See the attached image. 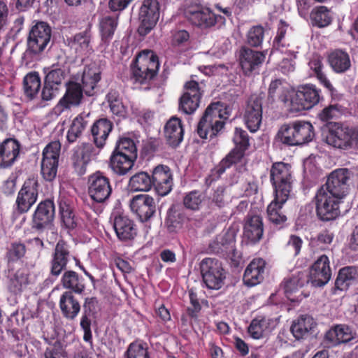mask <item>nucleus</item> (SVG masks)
Masks as SVG:
<instances>
[{"instance_id":"1","label":"nucleus","mask_w":358,"mask_h":358,"mask_svg":"<svg viewBox=\"0 0 358 358\" xmlns=\"http://www.w3.org/2000/svg\"><path fill=\"white\" fill-rule=\"evenodd\" d=\"M350 177L351 172L348 169H337L317 189L314 200L316 214L320 220L331 221L340 215V205L349 193Z\"/></svg>"},{"instance_id":"2","label":"nucleus","mask_w":358,"mask_h":358,"mask_svg":"<svg viewBox=\"0 0 358 358\" xmlns=\"http://www.w3.org/2000/svg\"><path fill=\"white\" fill-rule=\"evenodd\" d=\"M159 66L157 55L152 50H143L136 55L131 66V80L145 90H150L155 84Z\"/></svg>"},{"instance_id":"3","label":"nucleus","mask_w":358,"mask_h":358,"mask_svg":"<svg viewBox=\"0 0 358 358\" xmlns=\"http://www.w3.org/2000/svg\"><path fill=\"white\" fill-rule=\"evenodd\" d=\"M229 116L228 108L222 103H210L197 124V134L203 139L213 140L223 132L225 120Z\"/></svg>"},{"instance_id":"4","label":"nucleus","mask_w":358,"mask_h":358,"mask_svg":"<svg viewBox=\"0 0 358 358\" xmlns=\"http://www.w3.org/2000/svg\"><path fill=\"white\" fill-rule=\"evenodd\" d=\"M315 137L314 127L307 121L295 120L282 124L278 134V139L287 146L308 144Z\"/></svg>"},{"instance_id":"5","label":"nucleus","mask_w":358,"mask_h":358,"mask_svg":"<svg viewBox=\"0 0 358 358\" xmlns=\"http://www.w3.org/2000/svg\"><path fill=\"white\" fill-rule=\"evenodd\" d=\"M270 181L278 199L287 200L294 181L292 166L282 162L273 163L270 169Z\"/></svg>"},{"instance_id":"6","label":"nucleus","mask_w":358,"mask_h":358,"mask_svg":"<svg viewBox=\"0 0 358 358\" xmlns=\"http://www.w3.org/2000/svg\"><path fill=\"white\" fill-rule=\"evenodd\" d=\"M87 185L88 194L96 203L94 205V210L96 214H100L112 194L110 180L103 173L96 171L89 176Z\"/></svg>"},{"instance_id":"7","label":"nucleus","mask_w":358,"mask_h":358,"mask_svg":"<svg viewBox=\"0 0 358 358\" xmlns=\"http://www.w3.org/2000/svg\"><path fill=\"white\" fill-rule=\"evenodd\" d=\"M326 141L339 149L356 148L358 147V129L335 122L329 129Z\"/></svg>"},{"instance_id":"8","label":"nucleus","mask_w":358,"mask_h":358,"mask_svg":"<svg viewBox=\"0 0 358 358\" xmlns=\"http://www.w3.org/2000/svg\"><path fill=\"white\" fill-rule=\"evenodd\" d=\"M27 38L25 53L30 56L41 54L50 42L52 29L48 23L34 21Z\"/></svg>"},{"instance_id":"9","label":"nucleus","mask_w":358,"mask_h":358,"mask_svg":"<svg viewBox=\"0 0 358 358\" xmlns=\"http://www.w3.org/2000/svg\"><path fill=\"white\" fill-rule=\"evenodd\" d=\"M72 259L76 258L71 251V245L64 239H59L51 254L50 273L47 280H56L63 272L67 271L68 264Z\"/></svg>"},{"instance_id":"10","label":"nucleus","mask_w":358,"mask_h":358,"mask_svg":"<svg viewBox=\"0 0 358 358\" xmlns=\"http://www.w3.org/2000/svg\"><path fill=\"white\" fill-rule=\"evenodd\" d=\"M203 283L210 289H220L224 284L226 271L216 259L204 258L200 263Z\"/></svg>"},{"instance_id":"11","label":"nucleus","mask_w":358,"mask_h":358,"mask_svg":"<svg viewBox=\"0 0 358 358\" xmlns=\"http://www.w3.org/2000/svg\"><path fill=\"white\" fill-rule=\"evenodd\" d=\"M321 90L312 84L300 85L294 91L291 112H301L309 110L316 106L321 99Z\"/></svg>"},{"instance_id":"12","label":"nucleus","mask_w":358,"mask_h":358,"mask_svg":"<svg viewBox=\"0 0 358 358\" xmlns=\"http://www.w3.org/2000/svg\"><path fill=\"white\" fill-rule=\"evenodd\" d=\"M55 217V205L53 200L46 199L37 205L31 216V228L42 234L53 226Z\"/></svg>"},{"instance_id":"13","label":"nucleus","mask_w":358,"mask_h":358,"mask_svg":"<svg viewBox=\"0 0 358 358\" xmlns=\"http://www.w3.org/2000/svg\"><path fill=\"white\" fill-rule=\"evenodd\" d=\"M39 183L37 178H27L17 193L14 204V213H27L36 203L38 196Z\"/></svg>"},{"instance_id":"14","label":"nucleus","mask_w":358,"mask_h":358,"mask_svg":"<svg viewBox=\"0 0 358 358\" xmlns=\"http://www.w3.org/2000/svg\"><path fill=\"white\" fill-rule=\"evenodd\" d=\"M236 233L233 229H228L223 234L217 235L209 243L208 250L211 253L222 257H230L236 266L239 264L240 255L236 248Z\"/></svg>"},{"instance_id":"15","label":"nucleus","mask_w":358,"mask_h":358,"mask_svg":"<svg viewBox=\"0 0 358 358\" xmlns=\"http://www.w3.org/2000/svg\"><path fill=\"white\" fill-rule=\"evenodd\" d=\"M160 5L158 0H143L139 9L140 24L137 31L141 36L148 35L156 26L159 18Z\"/></svg>"},{"instance_id":"16","label":"nucleus","mask_w":358,"mask_h":358,"mask_svg":"<svg viewBox=\"0 0 358 358\" xmlns=\"http://www.w3.org/2000/svg\"><path fill=\"white\" fill-rule=\"evenodd\" d=\"M60 151L59 141H51L43 150L41 173L46 181L52 182L57 176Z\"/></svg>"},{"instance_id":"17","label":"nucleus","mask_w":358,"mask_h":358,"mask_svg":"<svg viewBox=\"0 0 358 358\" xmlns=\"http://www.w3.org/2000/svg\"><path fill=\"white\" fill-rule=\"evenodd\" d=\"M185 15L191 24L201 29L210 28L217 23L224 24L226 22L224 17L199 6L189 8L185 10Z\"/></svg>"},{"instance_id":"18","label":"nucleus","mask_w":358,"mask_h":358,"mask_svg":"<svg viewBox=\"0 0 358 358\" xmlns=\"http://www.w3.org/2000/svg\"><path fill=\"white\" fill-rule=\"evenodd\" d=\"M65 93L54 107V113L59 115L65 110L79 106L83 99V92L80 83L69 80L65 83Z\"/></svg>"},{"instance_id":"19","label":"nucleus","mask_w":358,"mask_h":358,"mask_svg":"<svg viewBox=\"0 0 358 358\" xmlns=\"http://www.w3.org/2000/svg\"><path fill=\"white\" fill-rule=\"evenodd\" d=\"M184 89L185 91L179 99V110L191 115L199 108L203 90L199 83L194 80L186 82Z\"/></svg>"},{"instance_id":"20","label":"nucleus","mask_w":358,"mask_h":358,"mask_svg":"<svg viewBox=\"0 0 358 358\" xmlns=\"http://www.w3.org/2000/svg\"><path fill=\"white\" fill-rule=\"evenodd\" d=\"M101 310V304L95 296L85 298L83 304V313L80 317V325L84 331L83 340L92 343V334L91 326L92 320H95Z\"/></svg>"},{"instance_id":"21","label":"nucleus","mask_w":358,"mask_h":358,"mask_svg":"<svg viewBox=\"0 0 358 358\" xmlns=\"http://www.w3.org/2000/svg\"><path fill=\"white\" fill-rule=\"evenodd\" d=\"M100 151L93 143H83L73 149L71 162L78 176H81L86 173L87 166L92 158L96 157Z\"/></svg>"},{"instance_id":"22","label":"nucleus","mask_w":358,"mask_h":358,"mask_svg":"<svg viewBox=\"0 0 358 358\" xmlns=\"http://www.w3.org/2000/svg\"><path fill=\"white\" fill-rule=\"evenodd\" d=\"M266 59L264 51H255L247 46H242L239 51V64L245 76L258 72Z\"/></svg>"},{"instance_id":"23","label":"nucleus","mask_w":358,"mask_h":358,"mask_svg":"<svg viewBox=\"0 0 358 358\" xmlns=\"http://www.w3.org/2000/svg\"><path fill=\"white\" fill-rule=\"evenodd\" d=\"M314 287H323L331 278V269L329 257L322 255L314 262L310 268L308 278Z\"/></svg>"},{"instance_id":"24","label":"nucleus","mask_w":358,"mask_h":358,"mask_svg":"<svg viewBox=\"0 0 358 358\" xmlns=\"http://www.w3.org/2000/svg\"><path fill=\"white\" fill-rule=\"evenodd\" d=\"M131 211L142 222L149 221L156 213V203L154 198L148 194H138L130 201Z\"/></svg>"},{"instance_id":"25","label":"nucleus","mask_w":358,"mask_h":358,"mask_svg":"<svg viewBox=\"0 0 358 358\" xmlns=\"http://www.w3.org/2000/svg\"><path fill=\"white\" fill-rule=\"evenodd\" d=\"M151 181L159 195H167L173 187V175L170 168L166 165L157 166L152 171Z\"/></svg>"},{"instance_id":"26","label":"nucleus","mask_w":358,"mask_h":358,"mask_svg":"<svg viewBox=\"0 0 358 358\" xmlns=\"http://www.w3.org/2000/svg\"><path fill=\"white\" fill-rule=\"evenodd\" d=\"M113 129V122L106 117L99 118L90 127L89 138L99 150H102Z\"/></svg>"},{"instance_id":"27","label":"nucleus","mask_w":358,"mask_h":358,"mask_svg":"<svg viewBox=\"0 0 358 358\" xmlns=\"http://www.w3.org/2000/svg\"><path fill=\"white\" fill-rule=\"evenodd\" d=\"M21 143L15 138H8L0 143V168L11 167L20 157Z\"/></svg>"},{"instance_id":"28","label":"nucleus","mask_w":358,"mask_h":358,"mask_svg":"<svg viewBox=\"0 0 358 358\" xmlns=\"http://www.w3.org/2000/svg\"><path fill=\"white\" fill-rule=\"evenodd\" d=\"M308 275L299 272L289 278H285L281 286L286 297L292 302H297L302 299V292L300 289L308 282Z\"/></svg>"},{"instance_id":"29","label":"nucleus","mask_w":358,"mask_h":358,"mask_svg":"<svg viewBox=\"0 0 358 358\" xmlns=\"http://www.w3.org/2000/svg\"><path fill=\"white\" fill-rule=\"evenodd\" d=\"M294 91L283 80L275 79L269 85L268 99L272 101L276 100L281 101L291 111L292 105L291 101L294 96Z\"/></svg>"},{"instance_id":"30","label":"nucleus","mask_w":358,"mask_h":358,"mask_svg":"<svg viewBox=\"0 0 358 358\" xmlns=\"http://www.w3.org/2000/svg\"><path fill=\"white\" fill-rule=\"evenodd\" d=\"M113 228L117 237L122 241L134 240L138 234L137 226L134 221L124 214L115 216Z\"/></svg>"},{"instance_id":"31","label":"nucleus","mask_w":358,"mask_h":358,"mask_svg":"<svg viewBox=\"0 0 358 358\" xmlns=\"http://www.w3.org/2000/svg\"><path fill=\"white\" fill-rule=\"evenodd\" d=\"M275 325L274 320L269 315H257L248 327V333L253 339H262L271 333Z\"/></svg>"},{"instance_id":"32","label":"nucleus","mask_w":358,"mask_h":358,"mask_svg":"<svg viewBox=\"0 0 358 358\" xmlns=\"http://www.w3.org/2000/svg\"><path fill=\"white\" fill-rule=\"evenodd\" d=\"M244 122L250 132H256L260 127L262 120V103L261 99H250L243 115Z\"/></svg>"},{"instance_id":"33","label":"nucleus","mask_w":358,"mask_h":358,"mask_svg":"<svg viewBox=\"0 0 358 358\" xmlns=\"http://www.w3.org/2000/svg\"><path fill=\"white\" fill-rule=\"evenodd\" d=\"M266 262L261 257L254 258L247 266L243 280L245 285L253 287L259 284L264 278Z\"/></svg>"},{"instance_id":"34","label":"nucleus","mask_w":358,"mask_h":358,"mask_svg":"<svg viewBox=\"0 0 358 358\" xmlns=\"http://www.w3.org/2000/svg\"><path fill=\"white\" fill-rule=\"evenodd\" d=\"M264 234L262 217L259 215H248L243 227V236L248 242L256 244L260 241Z\"/></svg>"},{"instance_id":"35","label":"nucleus","mask_w":358,"mask_h":358,"mask_svg":"<svg viewBox=\"0 0 358 358\" xmlns=\"http://www.w3.org/2000/svg\"><path fill=\"white\" fill-rule=\"evenodd\" d=\"M357 277L358 268L357 267L345 266L341 268L338 273L334 286L331 288V293L339 294L340 292L346 291Z\"/></svg>"},{"instance_id":"36","label":"nucleus","mask_w":358,"mask_h":358,"mask_svg":"<svg viewBox=\"0 0 358 358\" xmlns=\"http://www.w3.org/2000/svg\"><path fill=\"white\" fill-rule=\"evenodd\" d=\"M59 308L64 317L74 320L80 311V304L74 294L71 291H65L60 296Z\"/></svg>"},{"instance_id":"37","label":"nucleus","mask_w":358,"mask_h":358,"mask_svg":"<svg viewBox=\"0 0 358 358\" xmlns=\"http://www.w3.org/2000/svg\"><path fill=\"white\" fill-rule=\"evenodd\" d=\"M164 134L167 143L173 147H178L183 140L184 129L180 118L172 117L164 127Z\"/></svg>"},{"instance_id":"38","label":"nucleus","mask_w":358,"mask_h":358,"mask_svg":"<svg viewBox=\"0 0 358 358\" xmlns=\"http://www.w3.org/2000/svg\"><path fill=\"white\" fill-rule=\"evenodd\" d=\"M101 72L95 65L88 66L85 68L82 76V89L83 92L89 96H93L94 89L98 83L101 80Z\"/></svg>"},{"instance_id":"39","label":"nucleus","mask_w":358,"mask_h":358,"mask_svg":"<svg viewBox=\"0 0 358 358\" xmlns=\"http://www.w3.org/2000/svg\"><path fill=\"white\" fill-rule=\"evenodd\" d=\"M245 152L236 148H233L211 171L212 176L219 178L227 169L233 165L241 162Z\"/></svg>"},{"instance_id":"40","label":"nucleus","mask_w":358,"mask_h":358,"mask_svg":"<svg viewBox=\"0 0 358 358\" xmlns=\"http://www.w3.org/2000/svg\"><path fill=\"white\" fill-rule=\"evenodd\" d=\"M59 215L61 227L69 231L75 229L78 226V218L73 207L65 199L59 201Z\"/></svg>"},{"instance_id":"41","label":"nucleus","mask_w":358,"mask_h":358,"mask_svg":"<svg viewBox=\"0 0 358 358\" xmlns=\"http://www.w3.org/2000/svg\"><path fill=\"white\" fill-rule=\"evenodd\" d=\"M136 160V158L125 154L112 152L109 165L114 173L119 176H124L132 169Z\"/></svg>"},{"instance_id":"42","label":"nucleus","mask_w":358,"mask_h":358,"mask_svg":"<svg viewBox=\"0 0 358 358\" xmlns=\"http://www.w3.org/2000/svg\"><path fill=\"white\" fill-rule=\"evenodd\" d=\"M327 60L332 70L337 73H345L351 66L348 53L341 49H336L329 52Z\"/></svg>"},{"instance_id":"43","label":"nucleus","mask_w":358,"mask_h":358,"mask_svg":"<svg viewBox=\"0 0 358 358\" xmlns=\"http://www.w3.org/2000/svg\"><path fill=\"white\" fill-rule=\"evenodd\" d=\"M353 338L352 329L345 324L336 325L325 334V339L333 345L350 342Z\"/></svg>"},{"instance_id":"44","label":"nucleus","mask_w":358,"mask_h":358,"mask_svg":"<svg viewBox=\"0 0 358 358\" xmlns=\"http://www.w3.org/2000/svg\"><path fill=\"white\" fill-rule=\"evenodd\" d=\"M27 252V248L24 243L21 241H14L10 243L6 248L5 259L6 261L8 271L11 265L17 262L22 261Z\"/></svg>"},{"instance_id":"45","label":"nucleus","mask_w":358,"mask_h":358,"mask_svg":"<svg viewBox=\"0 0 358 358\" xmlns=\"http://www.w3.org/2000/svg\"><path fill=\"white\" fill-rule=\"evenodd\" d=\"M61 283L64 288L73 294H82L85 289L84 278L76 271L69 270L64 272Z\"/></svg>"},{"instance_id":"46","label":"nucleus","mask_w":358,"mask_h":358,"mask_svg":"<svg viewBox=\"0 0 358 358\" xmlns=\"http://www.w3.org/2000/svg\"><path fill=\"white\" fill-rule=\"evenodd\" d=\"M29 283V272L26 268H20L8 276V287L15 293L22 292Z\"/></svg>"},{"instance_id":"47","label":"nucleus","mask_w":358,"mask_h":358,"mask_svg":"<svg viewBox=\"0 0 358 358\" xmlns=\"http://www.w3.org/2000/svg\"><path fill=\"white\" fill-rule=\"evenodd\" d=\"M287 200L278 199L275 196L273 201L267 207V215L271 222L282 227L287 220V216L282 212L283 205Z\"/></svg>"},{"instance_id":"48","label":"nucleus","mask_w":358,"mask_h":358,"mask_svg":"<svg viewBox=\"0 0 358 358\" xmlns=\"http://www.w3.org/2000/svg\"><path fill=\"white\" fill-rule=\"evenodd\" d=\"M310 18L313 26L319 28L329 26L333 20L330 9L324 6H318L313 8Z\"/></svg>"},{"instance_id":"49","label":"nucleus","mask_w":358,"mask_h":358,"mask_svg":"<svg viewBox=\"0 0 358 358\" xmlns=\"http://www.w3.org/2000/svg\"><path fill=\"white\" fill-rule=\"evenodd\" d=\"M88 125V120L82 115H77L72 121L66 134V139L69 143H73L80 138Z\"/></svg>"},{"instance_id":"50","label":"nucleus","mask_w":358,"mask_h":358,"mask_svg":"<svg viewBox=\"0 0 358 358\" xmlns=\"http://www.w3.org/2000/svg\"><path fill=\"white\" fill-rule=\"evenodd\" d=\"M41 85V78L38 72H30L24 78L23 87L24 94L29 99L36 97Z\"/></svg>"},{"instance_id":"51","label":"nucleus","mask_w":358,"mask_h":358,"mask_svg":"<svg viewBox=\"0 0 358 358\" xmlns=\"http://www.w3.org/2000/svg\"><path fill=\"white\" fill-rule=\"evenodd\" d=\"M110 112L120 117H124L127 115V108L122 102L119 92L110 90L106 96Z\"/></svg>"},{"instance_id":"52","label":"nucleus","mask_w":358,"mask_h":358,"mask_svg":"<svg viewBox=\"0 0 358 358\" xmlns=\"http://www.w3.org/2000/svg\"><path fill=\"white\" fill-rule=\"evenodd\" d=\"M314 324L313 319L311 317L302 315L293 322L290 330L293 336L299 340L310 331L315 327Z\"/></svg>"},{"instance_id":"53","label":"nucleus","mask_w":358,"mask_h":358,"mask_svg":"<svg viewBox=\"0 0 358 358\" xmlns=\"http://www.w3.org/2000/svg\"><path fill=\"white\" fill-rule=\"evenodd\" d=\"M129 186L134 192H148L152 187L151 176L144 171L136 173L130 178Z\"/></svg>"},{"instance_id":"54","label":"nucleus","mask_w":358,"mask_h":358,"mask_svg":"<svg viewBox=\"0 0 358 358\" xmlns=\"http://www.w3.org/2000/svg\"><path fill=\"white\" fill-rule=\"evenodd\" d=\"M113 152L123 153L129 157L137 159V147L136 143L133 138L125 135L119 137Z\"/></svg>"},{"instance_id":"55","label":"nucleus","mask_w":358,"mask_h":358,"mask_svg":"<svg viewBox=\"0 0 358 358\" xmlns=\"http://www.w3.org/2000/svg\"><path fill=\"white\" fill-rule=\"evenodd\" d=\"M117 24V17L106 16L101 20L99 29L104 43H108L112 39Z\"/></svg>"},{"instance_id":"56","label":"nucleus","mask_w":358,"mask_h":358,"mask_svg":"<svg viewBox=\"0 0 358 358\" xmlns=\"http://www.w3.org/2000/svg\"><path fill=\"white\" fill-rule=\"evenodd\" d=\"M125 358H150L148 345L135 341L131 343L124 352Z\"/></svg>"},{"instance_id":"57","label":"nucleus","mask_w":358,"mask_h":358,"mask_svg":"<svg viewBox=\"0 0 358 358\" xmlns=\"http://www.w3.org/2000/svg\"><path fill=\"white\" fill-rule=\"evenodd\" d=\"M334 238V234L331 230L325 229L311 238L310 244L317 250H324L329 249Z\"/></svg>"},{"instance_id":"58","label":"nucleus","mask_w":358,"mask_h":358,"mask_svg":"<svg viewBox=\"0 0 358 358\" xmlns=\"http://www.w3.org/2000/svg\"><path fill=\"white\" fill-rule=\"evenodd\" d=\"M265 29L262 25L252 26L247 33L246 43L252 48H261L264 39Z\"/></svg>"},{"instance_id":"59","label":"nucleus","mask_w":358,"mask_h":358,"mask_svg":"<svg viewBox=\"0 0 358 358\" xmlns=\"http://www.w3.org/2000/svg\"><path fill=\"white\" fill-rule=\"evenodd\" d=\"M185 215L178 210H170L168 213L165 224L169 232H176L180 229L185 221Z\"/></svg>"},{"instance_id":"60","label":"nucleus","mask_w":358,"mask_h":358,"mask_svg":"<svg viewBox=\"0 0 358 358\" xmlns=\"http://www.w3.org/2000/svg\"><path fill=\"white\" fill-rule=\"evenodd\" d=\"M65 78L66 73L64 68L59 64H53L46 73L44 81L62 88Z\"/></svg>"},{"instance_id":"61","label":"nucleus","mask_w":358,"mask_h":358,"mask_svg":"<svg viewBox=\"0 0 358 358\" xmlns=\"http://www.w3.org/2000/svg\"><path fill=\"white\" fill-rule=\"evenodd\" d=\"M233 142L235 145L234 148L245 152L250 147V137L248 132L241 128L236 127Z\"/></svg>"},{"instance_id":"62","label":"nucleus","mask_w":358,"mask_h":358,"mask_svg":"<svg viewBox=\"0 0 358 358\" xmlns=\"http://www.w3.org/2000/svg\"><path fill=\"white\" fill-rule=\"evenodd\" d=\"M203 200L202 193L199 190H193L186 194L183 198V204L187 209L198 210Z\"/></svg>"},{"instance_id":"63","label":"nucleus","mask_w":358,"mask_h":358,"mask_svg":"<svg viewBox=\"0 0 358 358\" xmlns=\"http://www.w3.org/2000/svg\"><path fill=\"white\" fill-rule=\"evenodd\" d=\"M45 358H68L67 352L59 341L47 347L44 352Z\"/></svg>"},{"instance_id":"64","label":"nucleus","mask_w":358,"mask_h":358,"mask_svg":"<svg viewBox=\"0 0 358 358\" xmlns=\"http://www.w3.org/2000/svg\"><path fill=\"white\" fill-rule=\"evenodd\" d=\"M288 27L289 24L286 22L282 20L280 21L277 30V34L273 42L274 48L279 49L280 47L283 48L289 45L285 39V35Z\"/></svg>"}]
</instances>
